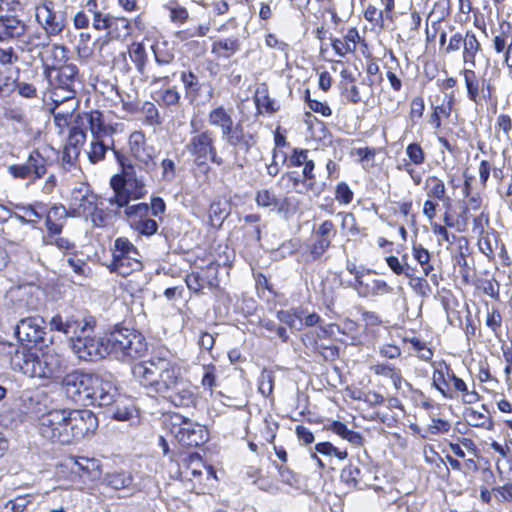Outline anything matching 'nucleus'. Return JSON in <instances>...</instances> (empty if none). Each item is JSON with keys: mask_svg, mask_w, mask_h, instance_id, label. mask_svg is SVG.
<instances>
[{"mask_svg": "<svg viewBox=\"0 0 512 512\" xmlns=\"http://www.w3.org/2000/svg\"><path fill=\"white\" fill-rule=\"evenodd\" d=\"M132 374L142 386L152 389L175 407L190 408L196 404L194 387L183 377L181 368L167 358L153 356L136 363Z\"/></svg>", "mask_w": 512, "mask_h": 512, "instance_id": "1", "label": "nucleus"}, {"mask_svg": "<svg viewBox=\"0 0 512 512\" xmlns=\"http://www.w3.org/2000/svg\"><path fill=\"white\" fill-rule=\"evenodd\" d=\"M0 356L14 372L30 378L53 380L59 378L65 370L63 357L54 349L39 354L20 344L0 342Z\"/></svg>", "mask_w": 512, "mask_h": 512, "instance_id": "2", "label": "nucleus"}, {"mask_svg": "<svg viewBox=\"0 0 512 512\" xmlns=\"http://www.w3.org/2000/svg\"><path fill=\"white\" fill-rule=\"evenodd\" d=\"M114 156L121 166V174H116L110 179L113 196L108 201L111 205L121 208L129 204L131 199L143 198L147 191L144 180L137 177L135 168L127 157L119 151H114Z\"/></svg>", "mask_w": 512, "mask_h": 512, "instance_id": "3", "label": "nucleus"}, {"mask_svg": "<svg viewBox=\"0 0 512 512\" xmlns=\"http://www.w3.org/2000/svg\"><path fill=\"white\" fill-rule=\"evenodd\" d=\"M107 354L119 360L140 357L147 349L145 338L141 333L128 328H120L106 337Z\"/></svg>", "mask_w": 512, "mask_h": 512, "instance_id": "4", "label": "nucleus"}, {"mask_svg": "<svg viewBox=\"0 0 512 512\" xmlns=\"http://www.w3.org/2000/svg\"><path fill=\"white\" fill-rule=\"evenodd\" d=\"M185 148L194 158V164L204 173L210 171V166L207 163L208 159L217 166L224 164V159L217 153L213 133L209 130L201 132L192 130Z\"/></svg>", "mask_w": 512, "mask_h": 512, "instance_id": "5", "label": "nucleus"}, {"mask_svg": "<svg viewBox=\"0 0 512 512\" xmlns=\"http://www.w3.org/2000/svg\"><path fill=\"white\" fill-rule=\"evenodd\" d=\"M38 430L42 437L60 444H70L68 409H52L39 417Z\"/></svg>", "mask_w": 512, "mask_h": 512, "instance_id": "6", "label": "nucleus"}, {"mask_svg": "<svg viewBox=\"0 0 512 512\" xmlns=\"http://www.w3.org/2000/svg\"><path fill=\"white\" fill-rule=\"evenodd\" d=\"M112 272L128 276L142 268L140 253L127 238H117L114 242L112 262L109 265Z\"/></svg>", "mask_w": 512, "mask_h": 512, "instance_id": "7", "label": "nucleus"}, {"mask_svg": "<svg viewBox=\"0 0 512 512\" xmlns=\"http://www.w3.org/2000/svg\"><path fill=\"white\" fill-rule=\"evenodd\" d=\"M174 419L170 430L183 447H199L208 441L209 434L205 426L179 414Z\"/></svg>", "mask_w": 512, "mask_h": 512, "instance_id": "8", "label": "nucleus"}, {"mask_svg": "<svg viewBox=\"0 0 512 512\" xmlns=\"http://www.w3.org/2000/svg\"><path fill=\"white\" fill-rule=\"evenodd\" d=\"M94 374H88L80 371L68 373L63 378V389L68 398L75 404L82 406H91L90 387L92 385Z\"/></svg>", "mask_w": 512, "mask_h": 512, "instance_id": "9", "label": "nucleus"}, {"mask_svg": "<svg viewBox=\"0 0 512 512\" xmlns=\"http://www.w3.org/2000/svg\"><path fill=\"white\" fill-rule=\"evenodd\" d=\"M70 347L73 353L84 361L93 362L108 355L106 339L91 337L88 333L83 336L72 337Z\"/></svg>", "mask_w": 512, "mask_h": 512, "instance_id": "10", "label": "nucleus"}, {"mask_svg": "<svg viewBox=\"0 0 512 512\" xmlns=\"http://www.w3.org/2000/svg\"><path fill=\"white\" fill-rule=\"evenodd\" d=\"M51 330L62 332L69 337L83 336L92 330L95 324L93 318H85L81 315H69L63 317L60 314L53 316L49 322Z\"/></svg>", "mask_w": 512, "mask_h": 512, "instance_id": "11", "label": "nucleus"}, {"mask_svg": "<svg viewBox=\"0 0 512 512\" xmlns=\"http://www.w3.org/2000/svg\"><path fill=\"white\" fill-rule=\"evenodd\" d=\"M68 426L70 444L92 434L98 427V420L90 410H69Z\"/></svg>", "mask_w": 512, "mask_h": 512, "instance_id": "12", "label": "nucleus"}, {"mask_svg": "<svg viewBox=\"0 0 512 512\" xmlns=\"http://www.w3.org/2000/svg\"><path fill=\"white\" fill-rule=\"evenodd\" d=\"M8 171L14 178L30 179L34 182L46 174L47 159L38 150H33L25 163L11 165Z\"/></svg>", "mask_w": 512, "mask_h": 512, "instance_id": "13", "label": "nucleus"}, {"mask_svg": "<svg viewBox=\"0 0 512 512\" xmlns=\"http://www.w3.org/2000/svg\"><path fill=\"white\" fill-rule=\"evenodd\" d=\"M66 12L56 11L54 3L45 0L36 7V20L42 26L43 30L55 36L60 34L66 25Z\"/></svg>", "mask_w": 512, "mask_h": 512, "instance_id": "14", "label": "nucleus"}, {"mask_svg": "<svg viewBox=\"0 0 512 512\" xmlns=\"http://www.w3.org/2000/svg\"><path fill=\"white\" fill-rule=\"evenodd\" d=\"M45 321L40 316L26 317L17 323L15 327V335L18 341L21 343L20 346L28 344H38L44 342Z\"/></svg>", "mask_w": 512, "mask_h": 512, "instance_id": "15", "label": "nucleus"}, {"mask_svg": "<svg viewBox=\"0 0 512 512\" xmlns=\"http://www.w3.org/2000/svg\"><path fill=\"white\" fill-rule=\"evenodd\" d=\"M69 206L71 217L94 215L97 210V195L90 190L89 186L81 184L72 190Z\"/></svg>", "mask_w": 512, "mask_h": 512, "instance_id": "16", "label": "nucleus"}, {"mask_svg": "<svg viewBox=\"0 0 512 512\" xmlns=\"http://www.w3.org/2000/svg\"><path fill=\"white\" fill-rule=\"evenodd\" d=\"M45 77L50 87L73 88L78 82V68L74 64H63L59 67H46Z\"/></svg>", "mask_w": 512, "mask_h": 512, "instance_id": "17", "label": "nucleus"}, {"mask_svg": "<svg viewBox=\"0 0 512 512\" xmlns=\"http://www.w3.org/2000/svg\"><path fill=\"white\" fill-rule=\"evenodd\" d=\"M118 389L115 384L108 378L95 375L90 387L91 405L105 407L113 403V397H116Z\"/></svg>", "mask_w": 512, "mask_h": 512, "instance_id": "18", "label": "nucleus"}, {"mask_svg": "<svg viewBox=\"0 0 512 512\" xmlns=\"http://www.w3.org/2000/svg\"><path fill=\"white\" fill-rule=\"evenodd\" d=\"M129 147L133 157L140 163L141 168L150 172L156 168V162L152 155V147L146 146L145 136L141 131L131 133Z\"/></svg>", "mask_w": 512, "mask_h": 512, "instance_id": "19", "label": "nucleus"}, {"mask_svg": "<svg viewBox=\"0 0 512 512\" xmlns=\"http://www.w3.org/2000/svg\"><path fill=\"white\" fill-rule=\"evenodd\" d=\"M336 228L332 221L325 220L314 231V241L310 245L309 253L313 260L320 259L331 245L332 238L336 236Z\"/></svg>", "mask_w": 512, "mask_h": 512, "instance_id": "20", "label": "nucleus"}, {"mask_svg": "<svg viewBox=\"0 0 512 512\" xmlns=\"http://www.w3.org/2000/svg\"><path fill=\"white\" fill-rule=\"evenodd\" d=\"M105 408L106 414L118 421H128L137 416L133 401L119 393L113 397V403Z\"/></svg>", "mask_w": 512, "mask_h": 512, "instance_id": "21", "label": "nucleus"}, {"mask_svg": "<svg viewBox=\"0 0 512 512\" xmlns=\"http://www.w3.org/2000/svg\"><path fill=\"white\" fill-rule=\"evenodd\" d=\"M45 226L47 228V238H53L60 235L63 229L64 221L71 217V209L67 210L65 206L59 204L46 209Z\"/></svg>", "mask_w": 512, "mask_h": 512, "instance_id": "22", "label": "nucleus"}, {"mask_svg": "<svg viewBox=\"0 0 512 512\" xmlns=\"http://www.w3.org/2000/svg\"><path fill=\"white\" fill-rule=\"evenodd\" d=\"M361 297H376L392 294L393 288L382 279L357 280V284L351 285Z\"/></svg>", "mask_w": 512, "mask_h": 512, "instance_id": "23", "label": "nucleus"}, {"mask_svg": "<svg viewBox=\"0 0 512 512\" xmlns=\"http://www.w3.org/2000/svg\"><path fill=\"white\" fill-rule=\"evenodd\" d=\"M26 24L14 15H0V41L23 37Z\"/></svg>", "mask_w": 512, "mask_h": 512, "instance_id": "24", "label": "nucleus"}, {"mask_svg": "<svg viewBox=\"0 0 512 512\" xmlns=\"http://www.w3.org/2000/svg\"><path fill=\"white\" fill-rule=\"evenodd\" d=\"M51 36V34L44 30L30 33L19 40V47L24 51L42 55L41 51H45L48 48Z\"/></svg>", "mask_w": 512, "mask_h": 512, "instance_id": "25", "label": "nucleus"}, {"mask_svg": "<svg viewBox=\"0 0 512 512\" xmlns=\"http://www.w3.org/2000/svg\"><path fill=\"white\" fill-rule=\"evenodd\" d=\"M116 151L114 149V140L110 137L104 140L103 137H93L87 151L88 159L91 163L96 164L105 158L108 151Z\"/></svg>", "mask_w": 512, "mask_h": 512, "instance_id": "26", "label": "nucleus"}, {"mask_svg": "<svg viewBox=\"0 0 512 512\" xmlns=\"http://www.w3.org/2000/svg\"><path fill=\"white\" fill-rule=\"evenodd\" d=\"M133 475L128 471H115L106 473L102 484L113 490L129 489L133 486Z\"/></svg>", "mask_w": 512, "mask_h": 512, "instance_id": "27", "label": "nucleus"}, {"mask_svg": "<svg viewBox=\"0 0 512 512\" xmlns=\"http://www.w3.org/2000/svg\"><path fill=\"white\" fill-rule=\"evenodd\" d=\"M482 50V46L472 31H467L463 43V62L472 68L476 66V55Z\"/></svg>", "mask_w": 512, "mask_h": 512, "instance_id": "28", "label": "nucleus"}, {"mask_svg": "<svg viewBox=\"0 0 512 512\" xmlns=\"http://www.w3.org/2000/svg\"><path fill=\"white\" fill-rule=\"evenodd\" d=\"M67 53L68 50L65 46L49 44L48 48H46L42 56L44 70L46 67L62 66V63L65 62L68 58Z\"/></svg>", "mask_w": 512, "mask_h": 512, "instance_id": "29", "label": "nucleus"}, {"mask_svg": "<svg viewBox=\"0 0 512 512\" xmlns=\"http://www.w3.org/2000/svg\"><path fill=\"white\" fill-rule=\"evenodd\" d=\"M359 40L358 30L353 27L350 28L346 35L344 36V40L334 39L332 41V48L335 53L339 56H344L347 53L353 52L356 47V43Z\"/></svg>", "mask_w": 512, "mask_h": 512, "instance_id": "30", "label": "nucleus"}, {"mask_svg": "<svg viewBox=\"0 0 512 512\" xmlns=\"http://www.w3.org/2000/svg\"><path fill=\"white\" fill-rule=\"evenodd\" d=\"M329 430L340 436L342 439L347 440L353 445L362 446L364 442L363 436L353 430H350L346 424L341 421H332L329 425Z\"/></svg>", "mask_w": 512, "mask_h": 512, "instance_id": "31", "label": "nucleus"}, {"mask_svg": "<svg viewBox=\"0 0 512 512\" xmlns=\"http://www.w3.org/2000/svg\"><path fill=\"white\" fill-rule=\"evenodd\" d=\"M180 80L184 86L186 97L190 99V102L195 101L204 84L200 83L198 77L192 71H182Z\"/></svg>", "mask_w": 512, "mask_h": 512, "instance_id": "32", "label": "nucleus"}, {"mask_svg": "<svg viewBox=\"0 0 512 512\" xmlns=\"http://www.w3.org/2000/svg\"><path fill=\"white\" fill-rule=\"evenodd\" d=\"M461 75L464 78L465 86L467 89V97L469 100L478 103L480 92V78L478 79L474 68H465L461 70Z\"/></svg>", "mask_w": 512, "mask_h": 512, "instance_id": "33", "label": "nucleus"}, {"mask_svg": "<svg viewBox=\"0 0 512 512\" xmlns=\"http://www.w3.org/2000/svg\"><path fill=\"white\" fill-rule=\"evenodd\" d=\"M87 122L93 137L111 136L112 129L108 126H105L103 121V114L100 111L95 110L87 114Z\"/></svg>", "mask_w": 512, "mask_h": 512, "instance_id": "34", "label": "nucleus"}, {"mask_svg": "<svg viewBox=\"0 0 512 512\" xmlns=\"http://www.w3.org/2000/svg\"><path fill=\"white\" fill-rule=\"evenodd\" d=\"M500 75V70L497 66H492L490 59L486 60L485 69L480 75V85H481V91L483 93L484 98H490L492 91H493V85H492V79L497 78Z\"/></svg>", "mask_w": 512, "mask_h": 512, "instance_id": "35", "label": "nucleus"}, {"mask_svg": "<svg viewBox=\"0 0 512 512\" xmlns=\"http://www.w3.org/2000/svg\"><path fill=\"white\" fill-rule=\"evenodd\" d=\"M156 101L160 106L166 108L179 107L181 104V94L175 86L161 89L156 92Z\"/></svg>", "mask_w": 512, "mask_h": 512, "instance_id": "36", "label": "nucleus"}, {"mask_svg": "<svg viewBox=\"0 0 512 512\" xmlns=\"http://www.w3.org/2000/svg\"><path fill=\"white\" fill-rule=\"evenodd\" d=\"M132 32L131 24L128 19L124 17H113L110 22L108 34L112 38H126Z\"/></svg>", "mask_w": 512, "mask_h": 512, "instance_id": "37", "label": "nucleus"}, {"mask_svg": "<svg viewBox=\"0 0 512 512\" xmlns=\"http://www.w3.org/2000/svg\"><path fill=\"white\" fill-rule=\"evenodd\" d=\"M3 116L7 121L19 124L22 129L28 128L30 123L26 110L18 105H11L5 108Z\"/></svg>", "mask_w": 512, "mask_h": 512, "instance_id": "38", "label": "nucleus"}, {"mask_svg": "<svg viewBox=\"0 0 512 512\" xmlns=\"http://www.w3.org/2000/svg\"><path fill=\"white\" fill-rule=\"evenodd\" d=\"M232 120V114L224 106H218L208 114V123L219 130Z\"/></svg>", "mask_w": 512, "mask_h": 512, "instance_id": "39", "label": "nucleus"}, {"mask_svg": "<svg viewBox=\"0 0 512 512\" xmlns=\"http://www.w3.org/2000/svg\"><path fill=\"white\" fill-rule=\"evenodd\" d=\"M464 418L466 422L473 427H481L486 429H492V420L480 411L473 408H467L464 411Z\"/></svg>", "mask_w": 512, "mask_h": 512, "instance_id": "40", "label": "nucleus"}, {"mask_svg": "<svg viewBox=\"0 0 512 512\" xmlns=\"http://www.w3.org/2000/svg\"><path fill=\"white\" fill-rule=\"evenodd\" d=\"M129 56L134 62L137 71L141 75H144L147 62V54L144 45L139 42L132 43L129 49Z\"/></svg>", "mask_w": 512, "mask_h": 512, "instance_id": "41", "label": "nucleus"}, {"mask_svg": "<svg viewBox=\"0 0 512 512\" xmlns=\"http://www.w3.org/2000/svg\"><path fill=\"white\" fill-rule=\"evenodd\" d=\"M16 209L24 212L26 215L29 216V221L32 225L37 224L46 213V205L42 202H36L32 205H21V204H15L14 205Z\"/></svg>", "mask_w": 512, "mask_h": 512, "instance_id": "42", "label": "nucleus"}, {"mask_svg": "<svg viewBox=\"0 0 512 512\" xmlns=\"http://www.w3.org/2000/svg\"><path fill=\"white\" fill-rule=\"evenodd\" d=\"M75 96L76 89L50 87V98L52 102L55 104V109H58L59 106L64 102L74 100Z\"/></svg>", "mask_w": 512, "mask_h": 512, "instance_id": "43", "label": "nucleus"}, {"mask_svg": "<svg viewBox=\"0 0 512 512\" xmlns=\"http://www.w3.org/2000/svg\"><path fill=\"white\" fill-rule=\"evenodd\" d=\"M255 201L260 207L270 208L271 210H274L275 208H279V210L281 209L279 199L268 189L259 190L256 193Z\"/></svg>", "mask_w": 512, "mask_h": 512, "instance_id": "44", "label": "nucleus"}, {"mask_svg": "<svg viewBox=\"0 0 512 512\" xmlns=\"http://www.w3.org/2000/svg\"><path fill=\"white\" fill-rule=\"evenodd\" d=\"M426 187L428 189L427 195L429 197L443 200L446 194L444 182L436 176H430L426 180Z\"/></svg>", "mask_w": 512, "mask_h": 512, "instance_id": "45", "label": "nucleus"}, {"mask_svg": "<svg viewBox=\"0 0 512 512\" xmlns=\"http://www.w3.org/2000/svg\"><path fill=\"white\" fill-rule=\"evenodd\" d=\"M407 278H409V286L417 295L422 298H427L431 295V286L425 278L414 276V273L411 276H407Z\"/></svg>", "mask_w": 512, "mask_h": 512, "instance_id": "46", "label": "nucleus"}, {"mask_svg": "<svg viewBox=\"0 0 512 512\" xmlns=\"http://www.w3.org/2000/svg\"><path fill=\"white\" fill-rule=\"evenodd\" d=\"M386 264L392 270V272L396 275H404L405 277L411 276L414 273V268H412L408 262H401L398 257L391 255L385 258Z\"/></svg>", "mask_w": 512, "mask_h": 512, "instance_id": "47", "label": "nucleus"}, {"mask_svg": "<svg viewBox=\"0 0 512 512\" xmlns=\"http://www.w3.org/2000/svg\"><path fill=\"white\" fill-rule=\"evenodd\" d=\"M282 180H287L292 184V188L297 193H303L308 190H314V182H308L306 179L302 180L299 175L294 172H288L282 176Z\"/></svg>", "mask_w": 512, "mask_h": 512, "instance_id": "48", "label": "nucleus"}, {"mask_svg": "<svg viewBox=\"0 0 512 512\" xmlns=\"http://www.w3.org/2000/svg\"><path fill=\"white\" fill-rule=\"evenodd\" d=\"M275 377L272 371L264 369L259 377L258 390L265 396L269 397L273 392Z\"/></svg>", "mask_w": 512, "mask_h": 512, "instance_id": "49", "label": "nucleus"}, {"mask_svg": "<svg viewBox=\"0 0 512 512\" xmlns=\"http://www.w3.org/2000/svg\"><path fill=\"white\" fill-rule=\"evenodd\" d=\"M240 49L239 40L236 38H225L220 39L213 44V52L218 50H224L227 53L223 56L228 58Z\"/></svg>", "mask_w": 512, "mask_h": 512, "instance_id": "50", "label": "nucleus"}, {"mask_svg": "<svg viewBox=\"0 0 512 512\" xmlns=\"http://www.w3.org/2000/svg\"><path fill=\"white\" fill-rule=\"evenodd\" d=\"M133 227L142 235L151 236L157 232L158 224L154 219L143 218L134 220Z\"/></svg>", "mask_w": 512, "mask_h": 512, "instance_id": "51", "label": "nucleus"}, {"mask_svg": "<svg viewBox=\"0 0 512 512\" xmlns=\"http://www.w3.org/2000/svg\"><path fill=\"white\" fill-rule=\"evenodd\" d=\"M125 207V215L128 218H139L143 219L148 216L150 207L147 203H138L135 205L129 206L128 204Z\"/></svg>", "mask_w": 512, "mask_h": 512, "instance_id": "52", "label": "nucleus"}, {"mask_svg": "<svg viewBox=\"0 0 512 512\" xmlns=\"http://www.w3.org/2000/svg\"><path fill=\"white\" fill-rule=\"evenodd\" d=\"M142 110L148 124L160 125L162 123L158 108L152 102H145Z\"/></svg>", "mask_w": 512, "mask_h": 512, "instance_id": "53", "label": "nucleus"}, {"mask_svg": "<svg viewBox=\"0 0 512 512\" xmlns=\"http://www.w3.org/2000/svg\"><path fill=\"white\" fill-rule=\"evenodd\" d=\"M406 154L410 161L415 165H421L425 161V154L421 146L417 143H411L406 148Z\"/></svg>", "mask_w": 512, "mask_h": 512, "instance_id": "54", "label": "nucleus"}, {"mask_svg": "<svg viewBox=\"0 0 512 512\" xmlns=\"http://www.w3.org/2000/svg\"><path fill=\"white\" fill-rule=\"evenodd\" d=\"M85 140L86 133L84 132V130L77 126H74L69 131L68 142L66 145L72 146L74 148H80V146L84 144Z\"/></svg>", "mask_w": 512, "mask_h": 512, "instance_id": "55", "label": "nucleus"}, {"mask_svg": "<svg viewBox=\"0 0 512 512\" xmlns=\"http://www.w3.org/2000/svg\"><path fill=\"white\" fill-rule=\"evenodd\" d=\"M361 471L357 466L348 465L341 471V479L348 485L356 486Z\"/></svg>", "mask_w": 512, "mask_h": 512, "instance_id": "56", "label": "nucleus"}, {"mask_svg": "<svg viewBox=\"0 0 512 512\" xmlns=\"http://www.w3.org/2000/svg\"><path fill=\"white\" fill-rule=\"evenodd\" d=\"M364 17L367 21L379 26L381 28L384 27V16L383 12L378 10L375 6L369 5L365 12Z\"/></svg>", "mask_w": 512, "mask_h": 512, "instance_id": "57", "label": "nucleus"}, {"mask_svg": "<svg viewBox=\"0 0 512 512\" xmlns=\"http://www.w3.org/2000/svg\"><path fill=\"white\" fill-rule=\"evenodd\" d=\"M433 387H435L445 398H452L453 395L449 394L442 386L447 385L445 373L442 369H435L433 373Z\"/></svg>", "mask_w": 512, "mask_h": 512, "instance_id": "58", "label": "nucleus"}, {"mask_svg": "<svg viewBox=\"0 0 512 512\" xmlns=\"http://www.w3.org/2000/svg\"><path fill=\"white\" fill-rule=\"evenodd\" d=\"M255 103L257 107H263L266 111H273L271 100L268 96L267 88L263 85V87H259L255 93Z\"/></svg>", "mask_w": 512, "mask_h": 512, "instance_id": "59", "label": "nucleus"}, {"mask_svg": "<svg viewBox=\"0 0 512 512\" xmlns=\"http://www.w3.org/2000/svg\"><path fill=\"white\" fill-rule=\"evenodd\" d=\"M67 263L73 269L77 276L82 278L87 277L90 268L88 267L85 261L81 259H76L74 257H68Z\"/></svg>", "mask_w": 512, "mask_h": 512, "instance_id": "60", "label": "nucleus"}, {"mask_svg": "<svg viewBox=\"0 0 512 512\" xmlns=\"http://www.w3.org/2000/svg\"><path fill=\"white\" fill-rule=\"evenodd\" d=\"M485 323L487 327H489L493 331L495 336L499 335V330L502 323V316L498 310L493 309L491 312H488Z\"/></svg>", "mask_w": 512, "mask_h": 512, "instance_id": "61", "label": "nucleus"}, {"mask_svg": "<svg viewBox=\"0 0 512 512\" xmlns=\"http://www.w3.org/2000/svg\"><path fill=\"white\" fill-rule=\"evenodd\" d=\"M227 210L222 207L221 202H213L209 207V217L211 222L218 221L220 224L227 217Z\"/></svg>", "mask_w": 512, "mask_h": 512, "instance_id": "62", "label": "nucleus"}, {"mask_svg": "<svg viewBox=\"0 0 512 512\" xmlns=\"http://www.w3.org/2000/svg\"><path fill=\"white\" fill-rule=\"evenodd\" d=\"M335 198L343 204H349L353 199V192L345 182H342L336 187Z\"/></svg>", "mask_w": 512, "mask_h": 512, "instance_id": "63", "label": "nucleus"}, {"mask_svg": "<svg viewBox=\"0 0 512 512\" xmlns=\"http://www.w3.org/2000/svg\"><path fill=\"white\" fill-rule=\"evenodd\" d=\"M162 178L167 182H171L176 176V165L172 159L166 158L161 162Z\"/></svg>", "mask_w": 512, "mask_h": 512, "instance_id": "64", "label": "nucleus"}]
</instances>
